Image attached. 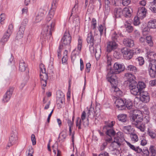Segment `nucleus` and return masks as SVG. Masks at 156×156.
<instances>
[{
  "label": "nucleus",
  "instance_id": "1",
  "mask_svg": "<svg viewBox=\"0 0 156 156\" xmlns=\"http://www.w3.org/2000/svg\"><path fill=\"white\" fill-rule=\"evenodd\" d=\"M124 69L123 65L117 62L115 63L113 70L111 69L107 75V79L108 81L112 84H117L118 83V80L116 74L122 72Z\"/></svg>",
  "mask_w": 156,
  "mask_h": 156
},
{
  "label": "nucleus",
  "instance_id": "2",
  "mask_svg": "<svg viewBox=\"0 0 156 156\" xmlns=\"http://www.w3.org/2000/svg\"><path fill=\"white\" fill-rule=\"evenodd\" d=\"M149 59V64L148 66L149 73L150 76L153 78L156 77V59H154L156 55L153 52L148 51L146 54Z\"/></svg>",
  "mask_w": 156,
  "mask_h": 156
},
{
  "label": "nucleus",
  "instance_id": "3",
  "mask_svg": "<svg viewBox=\"0 0 156 156\" xmlns=\"http://www.w3.org/2000/svg\"><path fill=\"white\" fill-rule=\"evenodd\" d=\"M94 109L93 108L90 107L88 110L87 113V116L86 117V113L84 111L82 113L81 115V118L80 117H77L76 120V126L78 127L79 129H82V125L84 127L88 126L89 125L88 117L89 115H91V113L94 114Z\"/></svg>",
  "mask_w": 156,
  "mask_h": 156
},
{
  "label": "nucleus",
  "instance_id": "4",
  "mask_svg": "<svg viewBox=\"0 0 156 156\" xmlns=\"http://www.w3.org/2000/svg\"><path fill=\"white\" fill-rule=\"evenodd\" d=\"M55 23L51 22L45 24L44 27L41 33V38L45 39L50 37L54 31Z\"/></svg>",
  "mask_w": 156,
  "mask_h": 156
},
{
  "label": "nucleus",
  "instance_id": "5",
  "mask_svg": "<svg viewBox=\"0 0 156 156\" xmlns=\"http://www.w3.org/2000/svg\"><path fill=\"white\" fill-rule=\"evenodd\" d=\"M44 66L41 64L40 66V77L41 85L43 89L46 85L47 80L48 79V74L46 73V70Z\"/></svg>",
  "mask_w": 156,
  "mask_h": 156
},
{
  "label": "nucleus",
  "instance_id": "6",
  "mask_svg": "<svg viewBox=\"0 0 156 156\" xmlns=\"http://www.w3.org/2000/svg\"><path fill=\"white\" fill-rule=\"evenodd\" d=\"M17 135L18 132L16 129L15 127L13 128L9 138V142L6 147V149H8L10 147L17 142L18 139Z\"/></svg>",
  "mask_w": 156,
  "mask_h": 156
},
{
  "label": "nucleus",
  "instance_id": "7",
  "mask_svg": "<svg viewBox=\"0 0 156 156\" xmlns=\"http://www.w3.org/2000/svg\"><path fill=\"white\" fill-rule=\"evenodd\" d=\"M82 44V40L81 39H79L78 40L77 48H75L72 53L71 58L73 62L77 59V57H78V55L81 51Z\"/></svg>",
  "mask_w": 156,
  "mask_h": 156
},
{
  "label": "nucleus",
  "instance_id": "8",
  "mask_svg": "<svg viewBox=\"0 0 156 156\" xmlns=\"http://www.w3.org/2000/svg\"><path fill=\"white\" fill-rule=\"evenodd\" d=\"M115 122L112 121L108 125L105 126L103 128V131L108 136H113L115 135V132L112 128V126L115 124Z\"/></svg>",
  "mask_w": 156,
  "mask_h": 156
},
{
  "label": "nucleus",
  "instance_id": "9",
  "mask_svg": "<svg viewBox=\"0 0 156 156\" xmlns=\"http://www.w3.org/2000/svg\"><path fill=\"white\" fill-rule=\"evenodd\" d=\"M139 111H135V113L132 116L133 124L134 125L141 122L143 120V117Z\"/></svg>",
  "mask_w": 156,
  "mask_h": 156
},
{
  "label": "nucleus",
  "instance_id": "10",
  "mask_svg": "<svg viewBox=\"0 0 156 156\" xmlns=\"http://www.w3.org/2000/svg\"><path fill=\"white\" fill-rule=\"evenodd\" d=\"M129 87L131 93L135 95H137L141 92L136 82L133 83L129 84Z\"/></svg>",
  "mask_w": 156,
  "mask_h": 156
},
{
  "label": "nucleus",
  "instance_id": "11",
  "mask_svg": "<svg viewBox=\"0 0 156 156\" xmlns=\"http://www.w3.org/2000/svg\"><path fill=\"white\" fill-rule=\"evenodd\" d=\"M121 51L125 59L129 60L132 58L133 54L131 50L126 48H124L121 49Z\"/></svg>",
  "mask_w": 156,
  "mask_h": 156
},
{
  "label": "nucleus",
  "instance_id": "12",
  "mask_svg": "<svg viewBox=\"0 0 156 156\" xmlns=\"http://www.w3.org/2000/svg\"><path fill=\"white\" fill-rule=\"evenodd\" d=\"M141 101L144 103H147L150 101L149 96L147 92L141 91L140 93Z\"/></svg>",
  "mask_w": 156,
  "mask_h": 156
},
{
  "label": "nucleus",
  "instance_id": "13",
  "mask_svg": "<svg viewBox=\"0 0 156 156\" xmlns=\"http://www.w3.org/2000/svg\"><path fill=\"white\" fill-rule=\"evenodd\" d=\"M71 37L68 32H65L61 42L62 45L69 44L71 42Z\"/></svg>",
  "mask_w": 156,
  "mask_h": 156
},
{
  "label": "nucleus",
  "instance_id": "14",
  "mask_svg": "<svg viewBox=\"0 0 156 156\" xmlns=\"http://www.w3.org/2000/svg\"><path fill=\"white\" fill-rule=\"evenodd\" d=\"M90 49L91 52L94 54L96 59L97 60L99 59L101 53V48L99 46L95 48L91 46Z\"/></svg>",
  "mask_w": 156,
  "mask_h": 156
},
{
  "label": "nucleus",
  "instance_id": "15",
  "mask_svg": "<svg viewBox=\"0 0 156 156\" xmlns=\"http://www.w3.org/2000/svg\"><path fill=\"white\" fill-rule=\"evenodd\" d=\"M124 77L129 82V84H133L136 82L135 80L136 78L135 76L130 73H125L124 75Z\"/></svg>",
  "mask_w": 156,
  "mask_h": 156
},
{
  "label": "nucleus",
  "instance_id": "16",
  "mask_svg": "<svg viewBox=\"0 0 156 156\" xmlns=\"http://www.w3.org/2000/svg\"><path fill=\"white\" fill-rule=\"evenodd\" d=\"M117 44L114 41L109 42L107 43V50L108 52H110L117 47Z\"/></svg>",
  "mask_w": 156,
  "mask_h": 156
},
{
  "label": "nucleus",
  "instance_id": "17",
  "mask_svg": "<svg viewBox=\"0 0 156 156\" xmlns=\"http://www.w3.org/2000/svg\"><path fill=\"white\" fill-rule=\"evenodd\" d=\"M116 107L120 110H122L125 107L124 101L121 99H117L115 102Z\"/></svg>",
  "mask_w": 156,
  "mask_h": 156
},
{
  "label": "nucleus",
  "instance_id": "18",
  "mask_svg": "<svg viewBox=\"0 0 156 156\" xmlns=\"http://www.w3.org/2000/svg\"><path fill=\"white\" fill-rule=\"evenodd\" d=\"M117 84H112L111 83L112 86V90L114 91L113 93L115 95L119 97L122 96L123 95L122 92L119 89L116 87Z\"/></svg>",
  "mask_w": 156,
  "mask_h": 156
},
{
  "label": "nucleus",
  "instance_id": "19",
  "mask_svg": "<svg viewBox=\"0 0 156 156\" xmlns=\"http://www.w3.org/2000/svg\"><path fill=\"white\" fill-rule=\"evenodd\" d=\"M123 43L125 46L129 48L132 47L134 45L133 41L129 38L124 39Z\"/></svg>",
  "mask_w": 156,
  "mask_h": 156
},
{
  "label": "nucleus",
  "instance_id": "20",
  "mask_svg": "<svg viewBox=\"0 0 156 156\" xmlns=\"http://www.w3.org/2000/svg\"><path fill=\"white\" fill-rule=\"evenodd\" d=\"M127 145L130 147V148L134 151L137 153H140L142 151L141 148L139 147H136L134 145L131 144L129 142L126 141Z\"/></svg>",
  "mask_w": 156,
  "mask_h": 156
},
{
  "label": "nucleus",
  "instance_id": "21",
  "mask_svg": "<svg viewBox=\"0 0 156 156\" xmlns=\"http://www.w3.org/2000/svg\"><path fill=\"white\" fill-rule=\"evenodd\" d=\"M122 142L118 140V138L116 137H115L114 140L112 141L111 144V146L112 147L113 149H115L117 147H119L122 144Z\"/></svg>",
  "mask_w": 156,
  "mask_h": 156
},
{
  "label": "nucleus",
  "instance_id": "22",
  "mask_svg": "<svg viewBox=\"0 0 156 156\" xmlns=\"http://www.w3.org/2000/svg\"><path fill=\"white\" fill-rule=\"evenodd\" d=\"M69 128V134L72 136V142H73L74 133H73L71 134L72 132V128L73 127L74 122L73 121H71L70 120H68L67 122Z\"/></svg>",
  "mask_w": 156,
  "mask_h": 156
},
{
  "label": "nucleus",
  "instance_id": "23",
  "mask_svg": "<svg viewBox=\"0 0 156 156\" xmlns=\"http://www.w3.org/2000/svg\"><path fill=\"white\" fill-rule=\"evenodd\" d=\"M25 29V28L24 27L21 26L20 27L19 30L17 34L16 37L17 39H19L23 37Z\"/></svg>",
  "mask_w": 156,
  "mask_h": 156
},
{
  "label": "nucleus",
  "instance_id": "24",
  "mask_svg": "<svg viewBox=\"0 0 156 156\" xmlns=\"http://www.w3.org/2000/svg\"><path fill=\"white\" fill-rule=\"evenodd\" d=\"M151 125L149 126L147 128V133L150 137L152 139L155 138L156 137V134L154 130H153L151 128Z\"/></svg>",
  "mask_w": 156,
  "mask_h": 156
},
{
  "label": "nucleus",
  "instance_id": "25",
  "mask_svg": "<svg viewBox=\"0 0 156 156\" xmlns=\"http://www.w3.org/2000/svg\"><path fill=\"white\" fill-rule=\"evenodd\" d=\"M146 13L147 12L146 10H138L137 16L140 19L142 20L145 17Z\"/></svg>",
  "mask_w": 156,
  "mask_h": 156
},
{
  "label": "nucleus",
  "instance_id": "26",
  "mask_svg": "<svg viewBox=\"0 0 156 156\" xmlns=\"http://www.w3.org/2000/svg\"><path fill=\"white\" fill-rule=\"evenodd\" d=\"M87 40L88 43H90L91 45H93L94 44V39L91 33L90 32L88 34Z\"/></svg>",
  "mask_w": 156,
  "mask_h": 156
},
{
  "label": "nucleus",
  "instance_id": "27",
  "mask_svg": "<svg viewBox=\"0 0 156 156\" xmlns=\"http://www.w3.org/2000/svg\"><path fill=\"white\" fill-rule=\"evenodd\" d=\"M26 68V66L23 60H20L19 63V69L22 72L24 71Z\"/></svg>",
  "mask_w": 156,
  "mask_h": 156
},
{
  "label": "nucleus",
  "instance_id": "28",
  "mask_svg": "<svg viewBox=\"0 0 156 156\" xmlns=\"http://www.w3.org/2000/svg\"><path fill=\"white\" fill-rule=\"evenodd\" d=\"M147 27L150 28H156V20H151L148 23Z\"/></svg>",
  "mask_w": 156,
  "mask_h": 156
},
{
  "label": "nucleus",
  "instance_id": "29",
  "mask_svg": "<svg viewBox=\"0 0 156 156\" xmlns=\"http://www.w3.org/2000/svg\"><path fill=\"white\" fill-rule=\"evenodd\" d=\"M112 61V58L111 56L110 55L109 53L107 54L105 61L108 66L111 65V62Z\"/></svg>",
  "mask_w": 156,
  "mask_h": 156
},
{
  "label": "nucleus",
  "instance_id": "30",
  "mask_svg": "<svg viewBox=\"0 0 156 156\" xmlns=\"http://www.w3.org/2000/svg\"><path fill=\"white\" fill-rule=\"evenodd\" d=\"M125 26L126 29V31L130 33L133 31V27L132 26H131L130 24L127 21L125 22Z\"/></svg>",
  "mask_w": 156,
  "mask_h": 156
},
{
  "label": "nucleus",
  "instance_id": "31",
  "mask_svg": "<svg viewBox=\"0 0 156 156\" xmlns=\"http://www.w3.org/2000/svg\"><path fill=\"white\" fill-rule=\"evenodd\" d=\"M126 69L134 73H136L137 71V69L136 67L133 65H129L126 67Z\"/></svg>",
  "mask_w": 156,
  "mask_h": 156
},
{
  "label": "nucleus",
  "instance_id": "32",
  "mask_svg": "<svg viewBox=\"0 0 156 156\" xmlns=\"http://www.w3.org/2000/svg\"><path fill=\"white\" fill-rule=\"evenodd\" d=\"M116 137L118 138V140L122 143L124 140L123 134L121 132H119L117 133Z\"/></svg>",
  "mask_w": 156,
  "mask_h": 156
},
{
  "label": "nucleus",
  "instance_id": "33",
  "mask_svg": "<svg viewBox=\"0 0 156 156\" xmlns=\"http://www.w3.org/2000/svg\"><path fill=\"white\" fill-rule=\"evenodd\" d=\"M118 120L123 122H125L127 120V116L126 114H121L117 116Z\"/></svg>",
  "mask_w": 156,
  "mask_h": 156
},
{
  "label": "nucleus",
  "instance_id": "34",
  "mask_svg": "<svg viewBox=\"0 0 156 156\" xmlns=\"http://www.w3.org/2000/svg\"><path fill=\"white\" fill-rule=\"evenodd\" d=\"M54 14V10H49L48 12V14L46 18L47 22H48L50 21L51 19L52 18Z\"/></svg>",
  "mask_w": 156,
  "mask_h": 156
},
{
  "label": "nucleus",
  "instance_id": "35",
  "mask_svg": "<svg viewBox=\"0 0 156 156\" xmlns=\"http://www.w3.org/2000/svg\"><path fill=\"white\" fill-rule=\"evenodd\" d=\"M146 42L150 46L152 47L153 46V42L152 41V37L151 36H147L146 37Z\"/></svg>",
  "mask_w": 156,
  "mask_h": 156
},
{
  "label": "nucleus",
  "instance_id": "36",
  "mask_svg": "<svg viewBox=\"0 0 156 156\" xmlns=\"http://www.w3.org/2000/svg\"><path fill=\"white\" fill-rule=\"evenodd\" d=\"M64 94L60 91H58L57 92V97L62 103V100H64Z\"/></svg>",
  "mask_w": 156,
  "mask_h": 156
},
{
  "label": "nucleus",
  "instance_id": "37",
  "mask_svg": "<svg viewBox=\"0 0 156 156\" xmlns=\"http://www.w3.org/2000/svg\"><path fill=\"white\" fill-rule=\"evenodd\" d=\"M134 125L137 128L139 129L141 132H143L145 131V128L144 125L142 124L141 122Z\"/></svg>",
  "mask_w": 156,
  "mask_h": 156
},
{
  "label": "nucleus",
  "instance_id": "38",
  "mask_svg": "<svg viewBox=\"0 0 156 156\" xmlns=\"http://www.w3.org/2000/svg\"><path fill=\"white\" fill-rule=\"evenodd\" d=\"M122 129L123 131L126 133H129L132 131L131 126L130 125L123 127Z\"/></svg>",
  "mask_w": 156,
  "mask_h": 156
},
{
  "label": "nucleus",
  "instance_id": "39",
  "mask_svg": "<svg viewBox=\"0 0 156 156\" xmlns=\"http://www.w3.org/2000/svg\"><path fill=\"white\" fill-rule=\"evenodd\" d=\"M43 15V13H39L37 14L36 17L35 21H34V22L37 23L40 22L42 19V17Z\"/></svg>",
  "mask_w": 156,
  "mask_h": 156
},
{
  "label": "nucleus",
  "instance_id": "40",
  "mask_svg": "<svg viewBox=\"0 0 156 156\" xmlns=\"http://www.w3.org/2000/svg\"><path fill=\"white\" fill-rule=\"evenodd\" d=\"M132 10H122V14L126 17H130L131 16Z\"/></svg>",
  "mask_w": 156,
  "mask_h": 156
},
{
  "label": "nucleus",
  "instance_id": "41",
  "mask_svg": "<svg viewBox=\"0 0 156 156\" xmlns=\"http://www.w3.org/2000/svg\"><path fill=\"white\" fill-rule=\"evenodd\" d=\"M10 36V35L9 34H7L6 33L4 34L3 37L2 38L1 41L3 43H5L7 42L8 41Z\"/></svg>",
  "mask_w": 156,
  "mask_h": 156
},
{
  "label": "nucleus",
  "instance_id": "42",
  "mask_svg": "<svg viewBox=\"0 0 156 156\" xmlns=\"http://www.w3.org/2000/svg\"><path fill=\"white\" fill-rule=\"evenodd\" d=\"M131 140L134 142L138 141V138L137 135L135 133H131L130 135Z\"/></svg>",
  "mask_w": 156,
  "mask_h": 156
},
{
  "label": "nucleus",
  "instance_id": "43",
  "mask_svg": "<svg viewBox=\"0 0 156 156\" xmlns=\"http://www.w3.org/2000/svg\"><path fill=\"white\" fill-rule=\"evenodd\" d=\"M136 61L138 62L140 66H141L144 63V58L141 57H139L136 59Z\"/></svg>",
  "mask_w": 156,
  "mask_h": 156
},
{
  "label": "nucleus",
  "instance_id": "44",
  "mask_svg": "<svg viewBox=\"0 0 156 156\" xmlns=\"http://www.w3.org/2000/svg\"><path fill=\"white\" fill-rule=\"evenodd\" d=\"M140 19L138 16H135L134 19V21L133 22V24L136 26L139 25L140 22L139 20Z\"/></svg>",
  "mask_w": 156,
  "mask_h": 156
},
{
  "label": "nucleus",
  "instance_id": "45",
  "mask_svg": "<svg viewBox=\"0 0 156 156\" xmlns=\"http://www.w3.org/2000/svg\"><path fill=\"white\" fill-rule=\"evenodd\" d=\"M126 105V107L129 109H131L133 107L132 102L129 100H127L125 102Z\"/></svg>",
  "mask_w": 156,
  "mask_h": 156
},
{
  "label": "nucleus",
  "instance_id": "46",
  "mask_svg": "<svg viewBox=\"0 0 156 156\" xmlns=\"http://www.w3.org/2000/svg\"><path fill=\"white\" fill-rule=\"evenodd\" d=\"M13 29V26L12 24H10L8 27V29L6 32L7 34H9L11 35Z\"/></svg>",
  "mask_w": 156,
  "mask_h": 156
},
{
  "label": "nucleus",
  "instance_id": "47",
  "mask_svg": "<svg viewBox=\"0 0 156 156\" xmlns=\"http://www.w3.org/2000/svg\"><path fill=\"white\" fill-rule=\"evenodd\" d=\"M58 2V0H53L51 7V9H57Z\"/></svg>",
  "mask_w": 156,
  "mask_h": 156
},
{
  "label": "nucleus",
  "instance_id": "48",
  "mask_svg": "<svg viewBox=\"0 0 156 156\" xmlns=\"http://www.w3.org/2000/svg\"><path fill=\"white\" fill-rule=\"evenodd\" d=\"M13 90L14 88L13 87H10L8 90L5 94L8 96L11 97L12 95Z\"/></svg>",
  "mask_w": 156,
  "mask_h": 156
},
{
  "label": "nucleus",
  "instance_id": "49",
  "mask_svg": "<svg viewBox=\"0 0 156 156\" xmlns=\"http://www.w3.org/2000/svg\"><path fill=\"white\" fill-rule=\"evenodd\" d=\"M10 97L8 96L5 94L4 96L2 101L4 103H6L8 102L10 100Z\"/></svg>",
  "mask_w": 156,
  "mask_h": 156
},
{
  "label": "nucleus",
  "instance_id": "50",
  "mask_svg": "<svg viewBox=\"0 0 156 156\" xmlns=\"http://www.w3.org/2000/svg\"><path fill=\"white\" fill-rule=\"evenodd\" d=\"M122 14L121 10H115L114 12V14L116 17H120Z\"/></svg>",
  "mask_w": 156,
  "mask_h": 156
},
{
  "label": "nucleus",
  "instance_id": "51",
  "mask_svg": "<svg viewBox=\"0 0 156 156\" xmlns=\"http://www.w3.org/2000/svg\"><path fill=\"white\" fill-rule=\"evenodd\" d=\"M138 86H139V88L140 90L141 89H142L144 88L145 87L146 85L145 83L142 82H139L138 84Z\"/></svg>",
  "mask_w": 156,
  "mask_h": 156
},
{
  "label": "nucleus",
  "instance_id": "52",
  "mask_svg": "<svg viewBox=\"0 0 156 156\" xmlns=\"http://www.w3.org/2000/svg\"><path fill=\"white\" fill-rule=\"evenodd\" d=\"M31 138L33 145H35L36 144V140L35 136L33 134H32L31 136Z\"/></svg>",
  "mask_w": 156,
  "mask_h": 156
},
{
  "label": "nucleus",
  "instance_id": "53",
  "mask_svg": "<svg viewBox=\"0 0 156 156\" xmlns=\"http://www.w3.org/2000/svg\"><path fill=\"white\" fill-rule=\"evenodd\" d=\"M141 101L140 98L137 97H136L134 101V103L135 105H138L140 103Z\"/></svg>",
  "mask_w": 156,
  "mask_h": 156
},
{
  "label": "nucleus",
  "instance_id": "54",
  "mask_svg": "<svg viewBox=\"0 0 156 156\" xmlns=\"http://www.w3.org/2000/svg\"><path fill=\"white\" fill-rule=\"evenodd\" d=\"M131 1V0H122V3L124 6H127L129 4Z\"/></svg>",
  "mask_w": 156,
  "mask_h": 156
},
{
  "label": "nucleus",
  "instance_id": "55",
  "mask_svg": "<svg viewBox=\"0 0 156 156\" xmlns=\"http://www.w3.org/2000/svg\"><path fill=\"white\" fill-rule=\"evenodd\" d=\"M141 51V50L140 48H134L133 50V53L137 54H139Z\"/></svg>",
  "mask_w": 156,
  "mask_h": 156
},
{
  "label": "nucleus",
  "instance_id": "56",
  "mask_svg": "<svg viewBox=\"0 0 156 156\" xmlns=\"http://www.w3.org/2000/svg\"><path fill=\"white\" fill-rule=\"evenodd\" d=\"M121 55L120 53V52H118L117 51H115L114 53V56L117 58H119L121 56Z\"/></svg>",
  "mask_w": 156,
  "mask_h": 156
},
{
  "label": "nucleus",
  "instance_id": "57",
  "mask_svg": "<svg viewBox=\"0 0 156 156\" xmlns=\"http://www.w3.org/2000/svg\"><path fill=\"white\" fill-rule=\"evenodd\" d=\"M98 30L100 32L101 34L103 30H106V28H105V27H104L102 25H101L99 26Z\"/></svg>",
  "mask_w": 156,
  "mask_h": 156
},
{
  "label": "nucleus",
  "instance_id": "58",
  "mask_svg": "<svg viewBox=\"0 0 156 156\" xmlns=\"http://www.w3.org/2000/svg\"><path fill=\"white\" fill-rule=\"evenodd\" d=\"M96 26V21L95 19H92V23L91 27L93 29L95 28Z\"/></svg>",
  "mask_w": 156,
  "mask_h": 156
},
{
  "label": "nucleus",
  "instance_id": "59",
  "mask_svg": "<svg viewBox=\"0 0 156 156\" xmlns=\"http://www.w3.org/2000/svg\"><path fill=\"white\" fill-rule=\"evenodd\" d=\"M5 15L4 14H1L0 15V23L1 24H2V22L5 20Z\"/></svg>",
  "mask_w": 156,
  "mask_h": 156
},
{
  "label": "nucleus",
  "instance_id": "60",
  "mask_svg": "<svg viewBox=\"0 0 156 156\" xmlns=\"http://www.w3.org/2000/svg\"><path fill=\"white\" fill-rule=\"evenodd\" d=\"M147 143V141L145 139L143 138L141 141L140 144L143 146H145Z\"/></svg>",
  "mask_w": 156,
  "mask_h": 156
},
{
  "label": "nucleus",
  "instance_id": "61",
  "mask_svg": "<svg viewBox=\"0 0 156 156\" xmlns=\"http://www.w3.org/2000/svg\"><path fill=\"white\" fill-rule=\"evenodd\" d=\"M149 150L150 152H151L153 154H155L156 151L154 147L153 146H151L150 147Z\"/></svg>",
  "mask_w": 156,
  "mask_h": 156
},
{
  "label": "nucleus",
  "instance_id": "62",
  "mask_svg": "<svg viewBox=\"0 0 156 156\" xmlns=\"http://www.w3.org/2000/svg\"><path fill=\"white\" fill-rule=\"evenodd\" d=\"M149 84L151 86H153L156 85V80H151L149 82Z\"/></svg>",
  "mask_w": 156,
  "mask_h": 156
},
{
  "label": "nucleus",
  "instance_id": "63",
  "mask_svg": "<svg viewBox=\"0 0 156 156\" xmlns=\"http://www.w3.org/2000/svg\"><path fill=\"white\" fill-rule=\"evenodd\" d=\"M150 9L151 10H156V3H152Z\"/></svg>",
  "mask_w": 156,
  "mask_h": 156
},
{
  "label": "nucleus",
  "instance_id": "64",
  "mask_svg": "<svg viewBox=\"0 0 156 156\" xmlns=\"http://www.w3.org/2000/svg\"><path fill=\"white\" fill-rule=\"evenodd\" d=\"M118 35L116 33L113 34L112 37V38L113 41H115L117 39Z\"/></svg>",
  "mask_w": 156,
  "mask_h": 156
}]
</instances>
